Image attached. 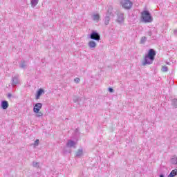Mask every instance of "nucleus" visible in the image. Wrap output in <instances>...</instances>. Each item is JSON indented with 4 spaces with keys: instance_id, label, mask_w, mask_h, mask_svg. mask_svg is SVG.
I'll use <instances>...</instances> for the list:
<instances>
[{
    "instance_id": "f257e3e1",
    "label": "nucleus",
    "mask_w": 177,
    "mask_h": 177,
    "mask_svg": "<svg viewBox=\"0 0 177 177\" xmlns=\"http://www.w3.org/2000/svg\"><path fill=\"white\" fill-rule=\"evenodd\" d=\"M155 56L156 51L153 49H150L148 52V54L145 57L142 66H146V64H151L154 60Z\"/></svg>"
},
{
    "instance_id": "f03ea898",
    "label": "nucleus",
    "mask_w": 177,
    "mask_h": 177,
    "mask_svg": "<svg viewBox=\"0 0 177 177\" xmlns=\"http://www.w3.org/2000/svg\"><path fill=\"white\" fill-rule=\"evenodd\" d=\"M141 20L143 23H151L153 17L148 10H144L141 12Z\"/></svg>"
},
{
    "instance_id": "7ed1b4c3",
    "label": "nucleus",
    "mask_w": 177,
    "mask_h": 177,
    "mask_svg": "<svg viewBox=\"0 0 177 177\" xmlns=\"http://www.w3.org/2000/svg\"><path fill=\"white\" fill-rule=\"evenodd\" d=\"M120 5L124 9L129 10L132 8L133 3L129 0H122L120 1Z\"/></svg>"
},
{
    "instance_id": "20e7f679",
    "label": "nucleus",
    "mask_w": 177,
    "mask_h": 177,
    "mask_svg": "<svg viewBox=\"0 0 177 177\" xmlns=\"http://www.w3.org/2000/svg\"><path fill=\"white\" fill-rule=\"evenodd\" d=\"M113 9V7L109 6L108 12L106 13V15L104 18V24L105 26H109V23H110V16H111V10Z\"/></svg>"
},
{
    "instance_id": "39448f33",
    "label": "nucleus",
    "mask_w": 177,
    "mask_h": 177,
    "mask_svg": "<svg viewBox=\"0 0 177 177\" xmlns=\"http://www.w3.org/2000/svg\"><path fill=\"white\" fill-rule=\"evenodd\" d=\"M90 38L94 41H100V35L97 32L93 31L90 35Z\"/></svg>"
},
{
    "instance_id": "423d86ee",
    "label": "nucleus",
    "mask_w": 177,
    "mask_h": 177,
    "mask_svg": "<svg viewBox=\"0 0 177 177\" xmlns=\"http://www.w3.org/2000/svg\"><path fill=\"white\" fill-rule=\"evenodd\" d=\"M124 20H125V17H124V13L123 12H118L117 14V22L121 24Z\"/></svg>"
},
{
    "instance_id": "0eeeda50",
    "label": "nucleus",
    "mask_w": 177,
    "mask_h": 177,
    "mask_svg": "<svg viewBox=\"0 0 177 177\" xmlns=\"http://www.w3.org/2000/svg\"><path fill=\"white\" fill-rule=\"evenodd\" d=\"M19 75H16L12 77V86H16V85H19L20 84V80H19Z\"/></svg>"
},
{
    "instance_id": "6e6552de",
    "label": "nucleus",
    "mask_w": 177,
    "mask_h": 177,
    "mask_svg": "<svg viewBox=\"0 0 177 177\" xmlns=\"http://www.w3.org/2000/svg\"><path fill=\"white\" fill-rule=\"evenodd\" d=\"M42 109V103H37L35 104L34 108H33V111L34 113H38L39 110Z\"/></svg>"
},
{
    "instance_id": "1a4fd4ad",
    "label": "nucleus",
    "mask_w": 177,
    "mask_h": 177,
    "mask_svg": "<svg viewBox=\"0 0 177 177\" xmlns=\"http://www.w3.org/2000/svg\"><path fill=\"white\" fill-rule=\"evenodd\" d=\"M75 145H77V143L75 141H73L71 140H68L67 143H66V147H69L70 149L71 148H74L75 149Z\"/></svg>"
},
{
    "instance_id": "9d476101",
    "label": "nucleus",
    "mask_w": 177,
    "mask_h": 177,
    "mask_svg": "<svg viewBox=\"0 0 177 177\" xmlns=\"http://www.w3.org/2000/svg\"><path fill=\"white\" fill-rule=\"evenodd\" d=\"M91 19L93 20V21L99 23V20H100V15L99 14H93L91 15Z\"/></svg>"
},
{
    "instance_id": "9b49d317",
    "label": "nucleus",
    "mask_w": 177,
    "mask_h": 177,
    "mask_svg": "<svg viewBox=\"0 0 177 177\" xmlns=\"http://www.w3.org/2000/svg\"><path fill=\"white\" fill-rule=\"evenodd\" d=\"M1 109L3 110H6L8 107H9V103L6 100H3L1 102Z\"/></svg>"
},
{
    "instance_id": "f8f14e48",
    "label": "nucleus",
    "mask_w": 177,
    "mask_h": 177,
    "mask_svg": "<svg viewBox=\"0 0 177 177\" xmlns=\"http://www.w3.org/2000/svg\"><path fill=\"white\" fill-rule=\"evenodd\" d=\"M97 45V44H96V42L93 40L90 41L88 44V48H90V49H95Z\"/></svg>"
},
{
    "instance_id": "ddd939ff",
    "label": "nucleus",
    "mask_w": 177,
    "mask_h": 177,
    "mask_svg": "<svg viewBox=\"0 0 177 177\" xmlns=\"http://www.w3.org/2000/svg\"><path fill=\"white\" fill-rule=\"evenodd\" d=\"M42 93H44V89L42 88H39L36 94V99L38 100L39 99V97H41V96L42 95Z\"/></svg>"
},
{
    "instance_id": "4468645a",
    "label": "nucleus",
    "mask_w": 177,
    "mask_h": 177,
    "mask_svg": "<svg viewBox=\"0 0 177 177\" xmlns=\"http://www.w3.org/2000/svg\"><path fill=\"white\" fill-rule=\"evenodd\" d=\"M19 67L20 68L23 69L27 68V62L24 60L21 61V63L19 64Z\"/></svg>"
},
{
    "instance_id": "2eb2a0df",
    "label": "nucleus",
    "mask_w": 177,
    "mask_h": 177,
    "mask_svg": "<svg viewBox=\"0 0 177 177\" xmlns=\"http://www.w3.org/2000/svg\"><path fill=\"white\" fill-rule=\"evenodd\" d=\"M39 0H30V5L32 8H35L38 5Z\"/></svg>"
},
{
    "instance_id": "dca6fc26",
    "label": "nucleus",
    "mask_w": 177,
    "mask_h": 177,
    "mask_svg": "<svg viewBox=\"0 0 177 177\" xmlns=\"http://www.w3.org/2000/svg\"><path fill=\"white\" fill-rule=\"evenodd\" d=\"M171 162L174 165H176V164H177V157H176V156H174L171 157Z\"/></svg>"
},
{
    "instance_id": "f3484780",
    "label": "nucleus",
    "mask_w": 177,
    "mask_h": 177,
    "mask_svg": "<svg viewBox=\"0 0 177 177\" xmlns=\"http://www.w3.org/2000/svg\"><path fill=\"white\" fill-rule=\"evenodd\" d=\"M171 106L174 109H177V99L171 100Z\"/></svg>"
},
{
    "instance_id": "a211bd4d",
    "label": "nucleus",
    "mask_w": 177,
    "mask_h": 177,
    "mask_svg": "<svg viewBox=\"0 0 177 177\" xmlns=\"http://www.w3.org/2000/svg\"><path fill=\"white\" fill-rule=\"evenodd\" d=\"M177 175V169L172 170L171 173L168 175V177H174Z\"/></svg>"
},
{
    "instance_id": "6ab92c4d",
    "label": "nucleus",
    "mask_w": 177,
    "mask_h": 177,
    "mask_svg": "<svg viewBox=\"0 0 177 177\" xmlns=\"http://www.w3.org/2000/svg\"><path fill=\"white\" fill-rule=\"evenodd\" d=\"M82 153H83L82 149H79V150L77 151V153H76V156H77V157H81V156H82Z\"/></svg>"
},
{
    "instance_id": "aec40b11",
    "label": "nucleus",
    "mask_w": 177,
    "mask_h": 177,
    "mask_svg": "<svg viewBox=\"0 0 177 177\" xmlns=\"http://www.w3.org/2000/svg\"><path fill=\"white\" fill-rule=\"evenodd\" d=\"M147 41V38L146 37H142L140 39V43L141 44H145Z\"/></svg>"
},
{
    "instance_id": "412c9836",
    "label": "nucleus",
    "mask_w": 177,
    "mask_h": 177,
    "mask_svg": "<svg viewBox=\"0 0 177 177\" xmlns=\"http://www.w3.org/2000/svg\"><path fill=\"white\" fill-rule=\"evenodd\" d=\"M37 113V114H36V117H38V118H39V117H43L44 116V113H42V112H36Z\"/></svg>"
},
{
    "instance_id": "4be33fe9",
    "label": "nucleus",
    "mask_w": 177,
    "mask_h": 177,
    "mask_svg": "<svg viewBox=\"0 0 177 177\" xmlns=\"http://www.w3.org/2000/svg\"><path fill=\"white\" fill-rule=\"evenodd\" d=\"M162 71H163V73H166V71H168V67L164 66L162 67Z\"/></svg>"
},
{
    "instance_id": "5701e85b",
    "label": "nucleus",
    "mask_w": 177,
    "mask_h": 177,
    "mask_svg": "<svg viewBox=\"0 0 177 177\" xmlns=\"http://www.w3.org/2000/svg\"><path fill=\"white\" fill-rule=\"evenodd\" d=\"M38 145H39V140L37 139V140L35 141L33 145H34L35 147L38 146Z\"/></svg>"
},
{
    "instance_id": "b1692460",
    "label": "nucleus",
    "mask_w": 177,
    "mask_h": 177,
    "mask_svg": "<svg viewBox=\"0 0 177 177\" xmlns=\"http://www.w3.org/2000/svg\"><path fill=\"white\" fill-rule=\"evenodd\" d=\"M80 81H81V80L79 77H75L74 79V82H75V84H80Z\"/></svg>"
},
{
    "instance_id": "393cba45",
    "label": "nucleus",
    "mask_w": 177,
    "mask_h": 177,
    "mask_svg": "<svg viewBox=\"0 0 177 177\" xmlns=\"http://www.w3.org/2000/svg\"><path fill=\"white\" fill-rule=\"evenodd\" d=\"M32 165H33V167H34L35 168H37V167H38V165H39V163L37 162L34 161V162H32Z\"/></svg>"
},
{
    "instance_id": "a878e982",
    "label": "nucleus",
    "mask_w": 177,
    "mask_h": 177,
    "mask_svg": "<svg viewBox=\"0 0 177 177\" xmlns=\"http://www.w3.org/2000/svg\"><path fill=\"white\" fill-rule=\"evenodd\" d=\"M73 102H74V103H77V102H78V97H74Z\"/></svg>"
},
{
    "instance_id": "bb28decb",
    "label": "nucleus",
    "mask_w": 177,
    "mask_h": 177,
    "mask_svg": "<svg viewBox=\"0 0 177 177\" xmlns=\"http://www.w3.org/2000/svg\"><path fill=\"white\" fill-rule=\"evenodd\" d=\"M147 35H149V37H151V35H153V34L151 33V30L147 32Z\"/></svg>"
},
{
    "instance_id": "cd10ccee",
    "label": "nucleus",
    "mask_w": 177,
    "mask_h": 177,
    "mask_svg": "<svg viewBox=\"0 0 177 177\" xmlns=\"http://www.w3.org/2000/svg\"><path fill=\"white\" fill-rule=\"evenodd\" d=\"M109 92L113 93V92H114V90L113 89V88H109Z\"/></svg>"
},
{
    "instance_id": "c85d7f7f",
    "label": "nucleus",
    "mask_w": 177,
    "mask_h": 177,
    "mask_svg": "<svg viewBox=\"0 0 177 177\" xmlns=\"http://www.w3.org/2000/svg\"><path fill=\"white\" fill-rule=\"evenodd\" d=\"M8 97H9V98L12 97V94L8 93Z\"/></svg>"
},
{
    "instance_id": "c756f323",
    "label": "nucleus",
    "mask_w": 177,
    "mask_h": 177,
    "mask_svg": "<svg viewBox=\"0 0 177 177\" xmlns=\"http://www.w3.org/2000/svg\"><path fill=\"white\" fill-rule=\"evenodd\" d=\"M174 32L175 35H177V29L175 30Z\"/></svg>"
},
{
    "instance_id": "7c9ffc66",
    "label": "nucleus",
    "mask_w": 177,
    "mask_h": 177,
    "mask_svg": "<svg viewBox=\"0 0 177 177\" xmlns=\"http://www.w3.org/2000/svg\"><path fill=\"white\" fill-rule=\"evenodd\" d=\"M160 177H164V175L163 174H160Z\"/></svg>"
}]
</instances>
